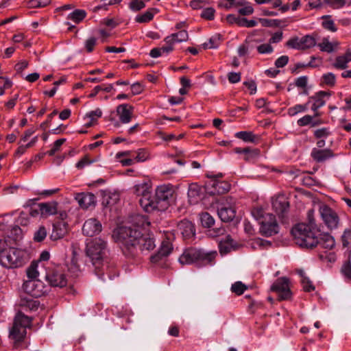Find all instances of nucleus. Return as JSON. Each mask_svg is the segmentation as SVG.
<instances>
[{
  "mask_svg": "<svg viewBox=\"0 0 351 351\" xmlns=\"http://www.w3.org/2000/svg\"><path fill=\"white\" fill-rule=\"evenodd\" d=\"M112 237L120 245L123 254L128 258H134L140 252L150 251L156 245L153 238L143 236L136 229L122 226L114 230Z\"/></svg>",
  "mask_w": 351,
  "mask_h": 351,
  "instance_id": "obj_1",
  "label": "nucleus"
},
{
  "mask_svg": "<svg viewBox=\"0 0 351 351\" xmlns=\"http://www.w3.org/2000/svg\"><path fill=\"white\" fill-rule=\"evenodd\" d=\"M217 255L216 251L205 252L196 247H189L184 250L179 258L182 265L195 264L198 267L212 265Z\"/></svg>",
  "mask_w": 351,
  "mask_h": 351,
  "instance_id": "obj_2",
  "label": "nucleus"
},
{
  "mask_svg": "<svg viewBox=\"0 0 351 351\" xmlns=\"http://www.w3.org/2000/svg\"><path fill=\"white\" fill-rule=\"evenodd\" d=\"M291 234L297 245L302 247L313 248L318 243V230L307 223H298L291 230Z\"/></svg>",
  "mask_w": 351,
  "mask_h": 351,
  "instance_id": "obj_3",
  "label": "nucleus"
},
{
  "mask_svg": "<svg viewBox=\"0 0 351 351\" xmlns=\"http://www.w3.org/2000/svg\"><path fill=\"white\" fill-rule=\"evenodd\" d=\"M107 252V242L101 238L93 239L86 244V255L95 267L96 274L100 278H102L103 274L99 273V269L104 258L106 256Z\"/></svg>",
  "mask_w": 351,
  "mask_h": 351,
  "instance_id": "obj_4",
  "label": "nucleus"
},
{
  "mask_svg": "<svg viewBox=\"0 0 351 351\" xmlns=\"http://www.w3.org/2000/svg\"><path fill=\"white\" fill-rule=\"evenodd\" d=\"M27 254L24 250L15 247H7L4 241V246L0 250V263L6 268H17L23 266L26 262Z\"/></svg>",
  "mask_w": 351,
  "mask_h": 351,
  "instance_id": "obj_5",
  "label": "nucleus"
},
{
  "mask_svg": "<svg viewBox=\"0 0 351 351\" xmlns=\"http://www.w3.org/2000/svg\"><path fill=\"white\" fill-rule=\"evenodd\" d=\"M173 190L168 185H161L156 188L154 196L152 197L150 207L152 212L154 210H165L173 198Z\"/></svg>",
  "mask_w": 351,
  "mask_h": 351,
  "instance_id": "obj_6",
  "label": "nucleus"
},
{
  "mask_svg": "<svg viewBox=\"0 0 351 351\" xmlns=\"http://www.w3.org/2000/svg\"><path fill=\"white\" fill-rule=\"evenodd\" d=\"M32 324V317L18 311L14 319L13 326L10 330V338L15 342L22 341L27 333V328Z\"/></svg>",
  "mask_w": 351,
  "mask_h": 351,
  "instance_id": "obj_7",
  "label": "nucleus"
},
{
  "mask_svg": "<svg viewBox=\"0 0 351 351\" xmlns=\"http://www.w3.org/2000/svg\"><path fill=\"white\" fill-rule=\"evenodd\" d=\"M152 185L149 181L136 184L134 186V193L140 197L138 200L141 206L147 213H151L150 202L152 199Z\"/></svg>",
  "mask_w": 351,
  "mask_h": 351,
  "instance_id": "obj_8",
  "label": "nucleus"
},
{
  "mask_svg": "<svg viewBox=\"0 0 351 351\" xmlns=\"http://www.w3.org/2000/svg\"><path fill=\"white\" fill-rule=\"evenodd\" d=\"M41 271H45L44 265L39 262H32L27 267L26 273L29 281L26 282L24 285L25 290L31 293L35 297L40 295V292L34 289H29V287L34 286L35 280L40 281L39 277Z\"/></svg>",
  "mask_w": 351,
  "mask_h": 351,
  "instance_id": "obj_9",
  "label": "nucleus"
},
{
  "mask_svg": "<svg viewBox=\"0 0 351 351\" xmlns=\"http://www.w3.org/2000/svg\"><path fill=\"white\" fill-rule=\"evenodd\" d=\"M234 202L230 197L221 199L217 208V214L223 222H229L234 219L236 215Z\"/></svg>",
  "mask_w": 351,
  "mask_h": 351,
  "instance_id": "obj_10",
  "label": "nucleus"
},
{
  "mask_svg": "<svg viewBox=\"0 0 351 351\" xmlns=\"http://www.w3.org/2000/svg\"><path fill=\"white\" fill-rule=\"evenodd\" d=\"M319 211L325 225L330 230L335 229L339 223L337 213L326 204L319 206Z\"/></svg>",
  "mask_w": 351,
  "mask_h": 351,
  "instance_id": "obj_11",
  "label": "nucleus"
},
{
  "mask_svg": "<svg viewBox=\"0 0 351 351\" xmlns=\"http://www.w3.org/2000/svg\"><path fill=\"white\" fill-rule=\"evenodd\" d=\"M260 232L265 237H271L279 232V226L276 217L271 214H267L261 223Z\"/></svg>",
  "mask_w": 351,
  "mask_h": 351,
  "instance_id": "obj_12",
  "label": "nucleus"
},
{
  "mask_svg": "<svg viewBox=\"0 0 351 351\" xmlns=\"http://www.w3.org/2000/svg\"><path fill=\"white\" fill-rule=\"evenodd\" d=\"M271 289L278 293L280 300H285L291 298V292L289 287V280L287 278H278L272 285Z\"/></svg>",
  "mask_w": 351,
  "mask_h": 351,
  "instance_id": "obj_13",
  "label": "nucleus"
},
{
  "mask_svg": "<svg viewBox=\"0 0 351 351\" xmlns=\"http://www.w3.org/2000/svg\"><path fill=\"white\" fill-rule=\"evenodd\" d=\"M44 278L52 287H63L67 284L65 275L58 269L45 272Z\"/></svg>",
  "mask_w": 351,
  "mask_h": 351,
  "instance_id": "obj_14",
  "label": "nucleus"
},
{
  "mask_svg": "<svg viewBox=\"0 0 351 351\" xmlns=\"http://www.w3.org/2000/svg\"><path fill=\"white\" fill-rule=\"evenodd\" d=\"M29 293L31 295L22 297L19 302V306L20 307L19 311H21L23 314L25 312L36 311L39 306V302L34 300L32 298L34 295L31 293Z\"/></svg>",
  "mask_w": 351,
  "mask_h": 351,
  "instance_id": "obj_15",
  "label": "nucleus"
},
{
  "mask_svg": "<svg viewBox=\"0 0 351 351\" xmlns=\"http://www.w3.org/2000/svg\"><path fill=\"white\" fill-rule=\"evenodd\" d=\"M101 231V223L95 218L87 219L83 226V234L88 237H93Z\"/></svg>",
  "mask_w": 351,
  "mask_h": 351,
  "instance_id": "obj_16",
  "label": "nucleus"
},
{
  "mask_svg": "<svg viewBox=\"0 0 351 351\" xmlns=\"http://www.w3.org/2000/svg\"><path fill=\"white\" fill-rule=\"evenodd\" d=\"M173 250L172 244L169 241L162 243L158 252L150 257L152 263H156L163 258L169 256Z\"/></svg>",
  "mask_w": 351,
  "mask_h": 351,
  "instance_id": "obj_17",
  "label": "nucleus"
},
{
  "mask_svg": "<svg viewBox=\"0 0 351 351\" xmlns=\"http://www.w3.org/2000/svg\"><path fill=\"white\" fill-rule=\"evenodd\" d=\"M68 232V224L65 221H57L53 225V230L50 238L56 241L63 238Z\"/></svg>",
  "mask_w": 351,
  "mask_h": 351,
  "instance_id": "obj_18",
  "label": "nucleus"
},
{
  "mask_svg": "<svg viewBox=\"0 0 351 351\" xmlns=\"http://www.w3.org/2000/svg\"><path fill=\"white\" fill-rule=\"evenodd\" d=\"M75 199L77 201L81 208L87 209L90 206H95L96 204V197L90 193H82L76 195Z\"/></svg>",
  "mask_w": 351,
  "mask_h": 351,
  "instance_id": "obj_19",
  "label": "nucleus"
},
{
  "mask_svg": "<svg viewBox=\"0 0 351 351\" xmlns=\"http://www.w3.org/2000/svg\"><path fill=\"white\" fill-rule=\"evenodd\" d=\"M134 108L128 104L119 105L117 108V112L119 120L122 123H128L131 121Z\"/></svg>",
  "mask_w": 351,
  "mask_h": 351,
  "instance_id": "obj_20",
  "label": "nucleus"
},
{
  "mask_svg": "<svg viewBox=\"0 0 351 351\" xmlns=\"http://www.w3.org/2000/svg\"><path fill=\"white\" fill-rule=\"evenodd\" d=\"M178 228L184 239H191L195 236V230L193 224L188 220L181 221Z\"/></svg>",
  "mask_w": 351,
  "mask_h": 351,
  "instance_id": "obj_21",
  "label": "nucleus"
},
{
  "mask_svg": "<svg viewBox=\"0 0 351 351\" xmlns=\"http://www.w3.org/2000/svg\"><path fill=\"white\" fill-rule=\"evenodd\" d=\"M333 156L334 154L330 149H319L314 148L311 152V157L317 162H324Z\"/></svg>",
  "mask_w": 351,
  "mask_h": 351,
  "instance_id": "obj_22",
  "label": "nucleus"
},
{
  "mask_svg": "<svg viewBox=\"0 0 351 351\" xmlns=\"http://www.w3.org/2000/svg\"><path fill=\"white\" fill-rule=\"evenodd\" d=\"M326 95L329 96L330 93L325 91H319L315 95L310 97V99H313L315 101L311 106L312 110L315 112V117L319 116V113L317 110L319 108L325 105L326 101L323 97Z\"/></svg>",
  "mask_w": 351,
  "mask_h": 351,
  "instance_id": "obj_23",
  "label": "nucleus"
},
{
  "mask_svg": "<svg viewBox=\"0 0 351 351\" xmlns=\"http://www.w3.org/2000/svg\"><path fill=\"white\" fill-rule=\"evenodd\" d=\"M38 206L41 216L44 217H47L57 213L58 203L56 202L40 203Z\"/></svg>",
  "mask_w": 351,
  "mask_h": 351,
  "instance_id": "obj_24",
  "label": "nucleus"
},
{
  "mask_svg": "<svg viewBox=\"0 0 351 351\" xmlns=\"http://www.w3.org/2000/svg\"><path fill=\"white\" fill-rule=\"evenodd\" d=\"M202 189L197 184L192 183L189 186L188 197L191 204L197 203L202 197Z\"/></svg>",
  "mask_w": 351,
  "mask_h": 351,
  "instance_id": "obj_25",
  "label": "nucleus"
},
{
  "mask_svg": "<svg viewBox=\"0 0 351 351\" xmlns=\"http://www.w3.org/2000/svg\"><path fill=\"white\" fill-rule=\"evenodd\" d=\"M188 33L186 30H180L165 38L166 44H176L178 43L186 42L188 40Z\"/></svg>",
  "mask_w": 351,
  "mask_h": 351,
  "instance_id": "obj_26",
  "label": "nucleus"
},
{
  "mask_svg": "<svg viewBox=\"0 0 351 351\" xmlns=\"http://www.w3.org/2000/svg\"><path fill=\"white\" fill-rule=\"evenodd\" d=\"M350 62H351V51L348 50L345 54L337 56L332 66L337 69H345Z\"/></svg>",
  "mask_w": 351,
  "mask_h": 351,
  "instance_id": "obj_27",
  "label": "nucleus"
},
{
  "mask_svg": "<svg viewBox=\"0 0 351 351\" xmlns=\"http://www.w3.org/2000/svg\"><path fill=\"white\" fill-rule=\"evenodd\" d=\"M237 243L228 235L225 239L221 240L219 243V251L221 254H227L232 250L236 249Z\"/></svg>",
  "mask_w": 351,
  "mask_h": 351,
  "instance_id": "obj_28",
  "label": "nucleus"
},
{
  "mask_svg": "<svg viewBox=\"0 0 351 351\" xmlns=\"http://www.w3.org/2000/svg\"><path fill=\"white\" fill-rule=\"evenodd\" d=\"M102 115V112L99 108H97L95 110H92L88 112L84 117V120H87V121L84 123V126L86 128H90L93 126L97 119L101 117Z\"/></svg>",
  "mask_w": 351,
  "mask_h": 351,
  "instance_id": "obj_29",
  "label": "nucleus"
},
{
  "mask_svg": "<svg viewBox=\"0 0 351 351\" xmlns=\"http://www.w3.org/2000/svg\"><path fill=\"white\" fill-rule=\"evenodd\" d=\"M272 207L277 213L282 214L288 209L289 202L283 197H277L272 200Z\"/></svg>",
  "mask_w": 351,
  "mask_h": 351,
  "instance_id": "obj_30",
  "label": "nucleus"
},
{
  "mask_svg": "<svg viewBox=\"0 0 351 351\" xmlns=\"http://www.w3.org/2000/svg\"><path fill=\"white\" fill-rule=\"evenodd\" d=\"M213 187L214 191L213 193L223 194L228 192L230 189V184L226 181L213 180Z\"/></svg>",
  "mask_w": 351,
  "mask_h": 351,
  "instance_id": "obj_31",
  "label": "nucleus"
},
{
  "mask_svg": "<svg viewBox=\"0 0 351 351\" xmlns=\"http://www.w3.org/2000/svg\"><path fill=\"white\" fill-rule=\"evenodd\" d=\"M322 247L327 250H331L335 245L334 238L328 234H324L320 238H318V243Z\"/></svg>",
  "mask_w": 351,
  "mask_h": 351,
  "instance_id": "obj_32",
  "label": "nucleus"
},
{
  "mask_svg": "<svg viewBox=\"0 0 351 351\" xmlns=\"http://www.w3.org/2000/svg\"><path fill=\"white\" fill-rule=\"evenodd\" d=\"M173 50L172 45L163 46L162 47H155L149 52V56L153 58H158L163 54H169Z\"/></svg>",
  "mask_w": 351,
  "mask_h": 351,
  "instance_id": "obj_33",
  "label": "nucleus"
},
{
  "mask_svg": "<svg viewBox=\"0 0 351 351\" xmlns=\"http://www.w3.org/2000/svg\"><path fill=\"white\" fill-rule=\"evenodd\" d=\"M286 44H316V40L313 36L306 35L300 40H299L298 37H293Z\"/></svg>",
  "mask_w": 351,
  "mask_h": 351,
  "instance_id": "obj_34",
  "label": "nucleus"
},
{
  "mask_svg": "<svg viewBox=\"0 0 351 351\" xmlns=\"http://www.w3.org/2000/svg\"><path fill=\"white\" fill-rule=\"evenodd\" d=\"M235 136L247 143H256L258 141V137L252 132H239L235 134Z\"/></svg>",
  "mask_w": 351,
  "mask_h": 351,
  "instance_id": "obj_35",
  "label": "nucleus"
},
{
  "mask_svg": "<svg viewBox=\"0 0 351 351\" xmlns=\"http://www.w3.org/2000/svg\"><path fill=\"white\" fill-rule=\"evenodd\" d=\"M86 16V12L84 10H75L71 12L68 18L75 23L81 22Z\"/></svg>",
  "mask_w": 351,
  "mask_h": 351,
  "instance_id": "obj_36",
  "label": "nucleus"
},
{
  "mask_svg": "<svg viewBox=\"0 0 351 351\" xmlns=\"http://www.w3.org/2000/svg\"><path fill=\"white\" fill-rule=\"evenodd\" d=\"M22 235L23 230L17 224L11 227L10 230V233L8 235V237L11 238L14 241H18L22 238Z\"/></svg>",
  "mask_w": 351,
  "mask_h": 351,
  "instance_id": "obj_37",
  "label": "nucleus"
},
{
  "mask_svg": "<svg viewBox=\"0 0 351 351\" xmlns=\"http://www.w3.org/2000/svg\"><path fill=\"white\" fill-rule=\"evenodd\" d=\"M200 221L204 228H210L215 223L213 217L208 213L201 214Z\"/></svg>",
  "mask_w": 351,
  "mask_h": 351,
  "instance_id": "obj_38",
  "label": "nucleus"
},
{
  "mask_svg": "<svg viewBox=\"0 0 351 351\" xmlns=\"http://www.w3.org/2000/svg\"><path fill=\"white\" fill-rule=\"evenodd\" d=\"M341 272L347 280L351 282V261L350 259L343 263Z\"/></svg>",
  "mask_w": 351,
  "mask_h": 351,
  "instance_id": "obj_39",
  "label": "nucleus"
},
{
  "mask_svg": "<svg viewBox=\"0 0 351 351\" xmlns=\"http://www.w3.org/2000/svg\"><path fill=\"white\" fill-rule=\"evenodd\" d=\"M98 161V158L90 159L88 156H85L81 158L75 165L76 168L78 169H82L86 166L90 165L93 162Z\"/></svg>",
  "mask_w": 351,
  "mask_h": 351,
  "instance_id": "obj_40",
  "label": "nucleus"
},
{
  "mask_svg": "<svg viewBox=\"0 0 351 351\" xmlns=\"http://www.w3.org/2000/svg\"><path fill=\"white\" fill-rule=\"evenodd\" d=\"M308 104V102L304 105L297 104L293 107H291L288 109L287 114L291 117H293L299 112H304L307 110Z\"/></svg>",
  "mask_w": 351,
  "mask_h": 351,
  "instance_id": "obj_41",
  "label": "nucleus"
},
{
  "mask_svg": "<svg viewBox=\"0 0 351 351\" xmlns=\"http://www.w3.org/2000/svg\"><path fill=\"white\" fill-rule=\"evenodd\" d=\"M260 155V150L258 149H251L247 147V152L244 154L243 159L246 161L252 160L256 158Z\"/></svg>",
  "mask_w": 351,
  "mask_h": 351,
  "instance_id": "obj_42",
  "label": "nucleus"
},
{
  "mask_svg": "<svg viewBox=\"0 0 351 351\" xmlns=\"http://www.w3.org/2000/svg\"><path fill=\"white\" fill-rule=\"evenodd\" d=\"M128 7L131 10L138 12L145 7V3L142 0H130Z\"/></svg>",
  "mask_w": 351,
  "mask_h": 351,
  "instance_id": "obj_43",
  "label": "nucleus"
},
{
  "mask_svg": "<svg viewBox=\"0 0 351 351\" xmlns=\"http://www.w3.org/2000/svg\"><path fill=\"white\" fill-rule=\"evenodd\" d=\"M247 289V287L240 281H237L232 285L231 291L232 292L240 295L244 293Z\"/></svg>",
  "mask_w": 351,
  "mask_h": 351,
  "instance_id": "obj_44",
  "label": "nucleus"
},
{
  "mask_svg": "<svg viewBox=\"0 0 351 351\" xmlns=\"http://www.w3.org/2000/svg\"><path fill=\"white\" fill-rule=\"evenodd\" d=\"M47 234L46 228L44 226H40L34 233V239L36 242H41L46 238Z\"/></svg>",
  "mask_w": 351,
  "mask_h": 351,
  "instance_id": "obj_45",
  "label": "nucleus"
},
{
  "mask_svg": "<svg viewBox=\"0 0 351 351\" xmlns=\"http://www.w3.org/2000/svg\"><path fill=\"white\" fill-rule=\"evenodd\" d=\"M341 242L343 247L351 245V228H346L341 236Z\"/></svg>",
  "mask_w": 351,
  "mask_h": 351,
  "instance_id": "obj_46",
  "label": "nucleus"
},
{
  "mask_svg": "<svg viewBox=\"0 0 351 351\" xmlns=\"http://www.w3.org/2000/svg\"><path fill=\"white\" fill-rule=\"evenodd\" d=\"M324 3L332 9H339L346 5V0H324Z\"/></svg>",
  "mask_w": 351,
  "mask_h": 351,
  "instance_id": "obj_47",
  "label": "nucleus"
},
{
  "mask_svg": "<svg viewBox=\"0 0 351 351\" xmlns=\"http://www.w3.org/2000/svg\"><path fill=\"white\" fill-rule=\"evenodd\" d=\"M112 89H113L112 84H108V85H107L106 86H104L102 85H98V86H96L94 88V89L93 90L92 93L89 95V97H95L100 90H104V91H105L106 93H109Z\"/></svg>",
  "mask_w": 351,
  "mask_h": 351,
  "instance_id": "obj_48",
  "label": "nucleus"
},
{
  "mask_svg": "<svg viewBox=\"0 0 351 351\" xmlns=\"http://www.w3.org/2000/svg\"><path fill=\"white\" fill-rule=\"evenodd\" d=\"M330 16H328V15L323 16V19H324L326 20L322 22V26L326 29L330 30V31L333 32H336L337 31V28L335 27V23H334V21L330 19Z\"/></svg>",
  "mask_w": 351,
  "mask_h": 351,
  "instance_id": "obj_49",
  "label": "nucleus"
},
{
  "mask_svg": "<svg viewBox=\"0 0 351 351\" xmlns=\"http://www.w3.org/2000/svg\"><path fill=\"white\" fill-rule=\"evenodd\" d=\"M336 77L332 73H328L322 76V82L328 86H333L335 84Z\"/></svg>",
  "mask_w": 351,
  "mask_h": 351,
  "instance_id": "obj_50",
  "label": "nucleus"
},
{
  "mask_svg": "<svg viewBox=\"0 0 351 351\" xmlns=\"http://www.w3.org/2000/svg\"><path fill=\"white\" fill-rule=\"evenodd\" d=\"M134 223L138 227L145 228V226H149L150 223L147 221V219L143 215H136L134 217Z\"/></svg>",
  "mask_w": 351,
  "mask_h": 351,
  "instance_id": "obj_51",
  "label": "nucleus"
},
{
  "mask_svg": "<svg viewBox=\"0 0 351 351\" xmlns=\"http://www.w3.org/2000/svg\"><path fill=\"white\" fill-rule=\"evenodd\" d=\"M154 14L151 11L147 10L142 15L136 16V21L140 23H147L152 20Z\"/></svg>",
  "mask_w": 351,
  "mask_h": 351,
  "instance_id": "obj_52",
  "label": "nucleus"
},
{
  "mask_svg": "<svg viewBox=\"0 0 351 351\" xmlns=\"http://www.w3.org/2000/svg\"><path fill=\"white\" fill-rule=\"evenodd\" d=\"M66 141L65 138H60L53 143L52 148L47 152L49 156H53L60 148L62 144Z\"/></svg>",
  "mask_w": 351,
  "mask_h": 351,
  "instance_id": "obj_53",
  "label": "nucleus"
},
{
  "mask_svg": "<svg viewBox=\"0 0 351 351\" xmlns=\"http://www.w3.org/2000/svg\"><path fill=\"white\" fill-rule=\"evenodd\" d=\"M136 154V156L134 158L136 162H144L149 158V153L145 149H138Z\"/></svg>",
  "mask_w": 351,
  "mask_h": 351,
  "instance_id": "obj_54",
  "label": "nucleus"
},
{
  "mask_svg": "<svg viewBox=\"0 0 351 351\" xmlns=\"http://www.w3.org/2000/svg\"><path fill=\"white\" fill-rule=\"evenodd\" d=\"M215 10L213 8H207L204 9L200 16L207 20H213L215 16Z\"/></svg>",
  "mask_w": 351,
  "mask_h": 351,
  "instance_id": "obj_55",
  "label": "nucleus"
},
{
  "mask_svg": "<svg viewBox=\"0 0 351 351\" xmlns=\"http://www.w3.org/2000/svg\"><path fill=\"white\" fill-rule=\"evenodd\" d=\"M51 0H30L29 5L32 8H43L49 5Z\"/></svg>",
  "mask_w": 351,
  "mask_h": 351,
  "instance_id": "obj_56",
  "label": "nucleus"
},
{
  "mask_svg": "<svg viewBox=\"0 0 351 351\" xmlns=\"http://www.w3.org/2000/svg\"><path fill=\"white\" fill-rule=\"evenodd\" d=\"M330 134V132L327 128L317 129L314 132V136L316 138H326Z\"/></svg>",
  "mask_w": 351,
  "mask_h": 351,
  "instance_id": "obj_57",
  "label": "nucleus"
},
{
  "mask_svg": "<svg viewBox=\"0 0 351 351\" xmlns=\"http://www.w3.org/2000/svg\"><path fill=\"white\" fill-rule=\"evenodd\" d=\"M301 283L302 285L303 289L306 292H310L315 289L314 285L308 277L301 279Z\"/></svg>",
  "mask_w": 351,
  "mask_h": 351,
  "instance_id": "obj_58",
  "label": "nucleus"
},
{
  "mask_svg": "<svg viewBox=\"0 0 351 351\" xmlns=\"http://www.w3.org/2000/svg\"><path fill=\"white\" fill-rule=\"evenodd\" d=\"M324 5V0H308V5L311 9H321Z\"/></svg>",
  "mask_w": 351,
  "mask_h": 351,
  "instance_id": "obj_59",
  "label": "nucleus"
},
{
  "mask_svg": "<svg viewBox=\"0 0 351 351\" xmlns=\"http://www.w3.org/2000/svg\"><path fill=\"white\" fill-rule=\"evenodd\" d=\"M68 270L74 276H77L80 271V267L74 258L71 260L70 265L68 266Z\"/></svg>",
  "mask_w": 351,
  "mask_h": 351,
  "instance_id": "obj_60",
  "label": "nucleus"
},
{
  "mask_svg": "<svg viewBox=\"0 0 351 351\" xmlns=\"http://www.w3.org/2000/svg\"><path fill=\"white\" fill-rule=\"evenodd\" d=\"M16 222L21 226H26L29 223V215L25 213L24 212L21 213L16 220Z\"/></svg>",
  "mask_w": 351,
  "mask_h": 351,
  "instance_id": "obj_61",
  "label": "nucleus"
},
{
  "mask_svg": "<svg viewBox=\"0 0 351 351\" xmlns=\"http://www.w3.org/2000/svg\"><path fill=\"white\" fill-rule=\"evenodd\" d=\"M238 12L242 16L250 15L254 12V8L250 3L246 5L245 7L239 9Z\"/></svg>",
  "mask_w": 351,
  "mask_h": 351,
  "instance_id": "obj_62",
  "label": "nucleus"
},
{
  "mask_svg": "<svg viewBox=\"0 0 351 351\" xmlns=\"http://www.w3.org/2000/svg\"><path fill=\"white\" fill-rule=\"evenodd\" d=\"M313 121V117L311 115H305L303 117L299 119L297 123L299 126H306L308 124H311Z\"/></svg>",
  "mask_w": 351,
  "mask_h": 351,
  "instance_id": "obj_63",
  "label": "nucleus"
},
{
  "mask_svg": "<svg viewBox=\"0 0 351 351\" xmlns=\"http://www.w3.org/2000/svg\"><path fill=\"white\" fill-rule=\"evenodd\" d=\"M289 62V57L287 56H282L278 58L275 62V66L277 68L284 67Z\"/></svg>",
  "mask_w": 351,
  "mask_h": 351,
  "instance_id": "obj_64",
  "label": "nucleus"
}]
</instances>
